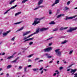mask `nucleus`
<instances>
[{
  "mask_svg": "<svg viewBox=\"0 0 77 77\" xmlns=\"http://www.w3.org/2000/svg\"><path fill=\"white\" fill-rule=\"evenodd\" d=\"M45 71H47V69H43Z\"/></svg>",
  "mask_w": 77,
  "mask_h": 77,
  "instance_id": "nucleus-63",
  "label": "nucleus"
},
{
  "mask_svg": "<svg viewBox=\"0 0 77 77\" xmlns=\"http://www.w3.org/2000/svg\"><path fill=\"white\" fill-rule=\"evenodd\" d=\"M31 66H32V65H29L27 66V67H28V68H30L31 67Z\"/></svg>",
  "mask_w": 77,
  "mask_h": 77,
  "instance_id": "nucleus-55",
  "label": "nucleus"
},
{
  "mask_svg": "<svg viewBox=\"0 0 77 77\" xmlns=\"http://www.w3.org/2000/svg\"><path fill=\"white\" fill-rule=\"evenodd\" d=\"M27 67H25L24 68V71L25 72H27V71H26V69H27Z\"/></svg>",
  "mask_w": 77,
  "mask_h": 77,
  "instance_id": "nucleus-30",
  "label": "nucleus"
},
{
  "mask_svg": "<svg viewBox=\"0 0 77 77\" xmlns=\"http://www.w3.org/2000/svg\"><path fill=\"white\" fill-rule=\"evenodd\" d=\"M43 62V60H40L39 61H38V62Z\"/></svg>",
  "mask_w": 77,
  "mask_h": 77,
  "instance_id": "nucleus-57",
  "label": "nucleus"
},
{
  "mask_svg": "<svg viewBox=\"0 0 77 77\" xmlns=\"http://www.w3.org/2000/svg\"><path fill=\"white\" fill-rule=\"evenodd\" d=\"M44 18V17H42L41 18H35V20L34 21L33 23L32 24V25H34V26H36V24H38L39 23H40V21L42 20ZM38 20H39L38 21H37Z\"/></svg>",
  "mask_w": 77,
  "mask_h": 77,
  "instance_id": "nucleus-1",
  "label": "nucleus"
},
{
  "mask_svg": "<svg viewBox=\"0 0 77 77\" xmlns=\"http://www.w3.org/2000/svg\"><path fill=\"white\" fill-rule=\"evenodd\" d=\"M57 64H59V61H57Z\"/></svg>",
  "mask_w": 77,
  "mask_h": 77,
  "instance_id": "nucleus-56",
  "label": "nucleus"
},
{
  "mask_svg": "<svg viewBox=\"0 0 77 77\" xmlns=\"http://www.w3.org/2000/svg\"><path fill=\"white\" fill-rule=\"evenodd\" d=\"M2 53V56H3L4 55H5V53L4 52L3 53Z\"/></svg>",
  "mask_w": 77,
  "mask_h": 77,
  "instance_id": "nucleus-49",
  "label": "nucleus"
},
{
  "mask_svg": "<svg viewBox=\"0 0 77 77\" xmlns=\"http://www.w3.org/2000/svg\"><path fill=\"white\" fill-rule=\"evenodd\" d=\"M9 10H7L6 12H5L4 14V15H5V14H7V13H8V12H9Z\"/></svg>",
  "mask_w": 77,
  "mask_h": 77,
  "instance_id": "nucleus-36",
  "label": "nucleus"
},
{
  "mask_svg": "<svg viewBox=\"0 0 77 77\" xmlns=\"http://www.w3.org/2000/svg\"><path fill=\"white\" fill-rule=\"evenodd\" d=\"M45 55L47 56V58H50L52 57V56H49L48 54L46 53L45 54Z\"/></svg>",
  "mask_w": 77,
  "mask_h": 77,
  "instance_id": "nucleus-10",
  "label": "nucleus"
},
{
  "mask_svg": "<svg viewBox=\"0 0 77 77\" xmlns=\"http://www.w3.org/2000/svg\"><path fill=\"white\" fill-rule=\"evenodd\" d=\"M48 29V28H44L40 29V32H43V31H45L47 30Z\"/></svg>",
  "mask_w": 77,
  "mask_h": 77,
  "instance_id": "nucleus-7",
  "label": "nucleus"
},
{
  "mask_svg": "<svg viewBox=\"0 0 77 77\" xmlns=\"http://www.w3.org/2000/svg\"><path fill=\"white\" fill-rule=\"evenodd\" d=\"M77 17V15H75L74 16L70 17H68L67 16H66V18L65 19V20H68V19L69 20H70L71 19H72L73 18H75V17Z\"/></svg>",
  "mask_w": 77,
  "mask_h": 77,
  "instance_id": "nucleus-6",
  "label": "nucleus"
},
{
  "mask_svg": "<svg viewBox=\"0 0 77 77\" xmlns=\"http://www.w3.org/2000/svg\"><path fill=\"white\" fill-rule=\"evenodd\" d=\"M55 3H54V4H53L52 5V6H54L55 5H56Z\"/></svg>",
  "mask_w": 77,
  "mask_h": 77,
  "instance_id": "nucleus-54",
  "label": "nucleus"
},
{
  "mask_svg": "<svg viewBox=\"0 0 77 77\" xmlns=\"http://www.w3.org/2000/svg\"><path fill=\"white\" fill-rule=\"evenodd\" d=\"M21 13V12H20L18 13H17L15 14V16H17V15H20Z\"/></svg>",
  "mask_w": 77,
  "mask_h": 77,
  "instance_id": "nucleus-25",
  "label": "nucleus"
},
{
  "mask_svg": "<svg viewBox=\"0 0 77 77\" xmlns=\"http://www.w3.org/2000/svg\"><path fill=\"white\" fill-rule=\"evenodd\" d=\"M21 69H22V67L21 66H19V68L18 69L20 70Z\"/></svg>",
  "mask_w": 77,
  "mask_h": 77,
  "instance_id": "nucleus-40",
  "label": "nucleus"
},
{
  "mask_svg": "<svg viewBox=\"0 0 77 77\" xmlns=\"http://www.w3.org/2000/svg\"><path fill=\"white\" fill-rule=\"evenodd\" d=\"M28 62H32V60H31L30 59H29L28 60Z\"/></svg>",
  "mask_w": 77,
  "mask_h": 77,
  "instance_id": "nucleus-44",
  "label": "nucleus"
},
{
  "mask_svg": "<svg viewBox=\"0 0 77 77\" xmlns=\"http://www.w3.org/2000/svg\"><path fill=\"white\" fill-rule=\"evenodd\" d=\"M77 71V69H72L71 71L70 72L71 73H72V72L75 73Z\"/></svg>",
  "mask_w": 77,
  "mask_h": 77,
  "instance_id": "nucleus-15",
  "label": "nucleus"
},
{
  "mask_svg": "<svg viewBox=\"0 0 77 77\" xmlns=\"http://www.w3.org/2000/svg\"><path fill=\"white\" fill-rule=\"evenodd\" d=\"M23 29H24V27H22L21 28L17 30L16 31V32H19V31H21V30H23Z\"/></svg>",
  "mask_w": 77,
  "mask_h": 77,
  "instance_id": "nucleus-16",
  "label": "nucleus"
},
{
  "mask_svg": "<svg viewBox=\"0 0 77 77\" xmlns=\"http://www.w3.org/2000/svg\"><path fill=\"white\" fill-rule=\"evenodd\" d=\"M7 33H5V32H4L3 34V35L4 36H5L7 35Z\"/></svg>",
  "mask_w": 77,
  "mask_h": 77,
  "instance_id": "nucleus-29",
  "label": "nucleus"
},
{
  "mask_svg": "<svg viewBox=\"0 0 77 77\" xmlns=\"http://www.w3.org/2000/svg\"><path fill=\"white\" fill-rule=\"evenodd\" d=\"M11 40L12 41H14L15 40V37H13L11 39Z\"/></svg>",
  "mask_w": 77,
  "mask_h": 77,
  "instance_id": "nucleus-42",
  "label": "nucleus"
},
{
  "mask_svg": "<svg viewBox=\"0 0 77 77\" xmlns=\"http://www.w3.org/2000/svg\"><path fill=\"white\" fill-rule=\"evenodd\" d=\"M33 42H30V43H29V45H32V44H33Z\"/></svg>",
  "mask_w": 77,
  "mask_h": 77,
  "instance_id": "nucleus-43",
  "label": "nucleus"
},
{
  "mask_svg": "<svg viewBox=\"0 0 77 77\" xmlns=\"http://www.w3.org/2000/svg\"><path fill=\"white\" fill-rule=\"evenodd\" d=\"M73 51H74L72 50L70 51L69 53V54H70V55H71V54L72 53V52H73Z\"/></svg>",
  "mask_w": 77,
  "mask_h": 77,
  "instance_id": "nucleus-35",
  "label": "nucleus"
},
{
  "mask_svg": "<svg viewBox=\"0 0 77 77\" xmlns=\"http://www.w3.org/2000/svg\"><path fill=\"white\" fill-rule=\"evenodd\" d=\"M75 76L74 77H77V73H76L74 74Z\"/></svg>",
  "mask_w": 77,
  "mask_h": 77,
  "instance_id": "nucleus-41",
  "label": "nucleus"
},
{
  "mask_svg": "<svg viewBox=\"0 0 77 77\" xmlns=\"http://www.w3.org/2000/svg\"><path fill=\"white\" fill-rule=\"evenodd\" d=\"M56 24V22L53 21H52L49 23L50 24Z\"/></svg>",
  "mask_w": 77,
  "mask_h": 77,
  "instance_id": "nucleus-20",
  "label": "nucleus"
},
{
  "mask_svg": "<svg viewBox=\"0 0 77 77\" xmlns=\"http://www.w3.org/2000/svg\"><path fill=\"white\" fill-rule=\"evenodd\" d=\"M64 63H66V61H65L64 62Z\"/></svg>",
  "mask_w": 77,
  "mask_h": 77,
  "instance_id": "nucleus-64",
  "label": "nucleus"
},
{
  "mask_svg": "<svg viewBox=\"0 0 77 77\" xmlns=\"http://www.w3.org/2000/svg\"><path fill=\"white\" fill-rule=\"evenodd\" d=\"M38 68L34 69H33V71H38Z\"/></svg>",
  "mask_w": 77,
  "mask_h": 77,
  "instance_id": "nucleus-33",
  "label": "nucleus"
},
{
  "mask_svg": "<svg viewBox=\"0 0 77 77\" xmlns=\"http://www.w3.org/2000/svg\"><path fill=\"white\" fill-rule=\"evenodd\" d=\"M60 49H57L54 50V51L55 52L57 56H59V57H60L62 55V53H61V52L60 51Z\"/></svg>",
  "mask_w": 77,
  "mask_h": 77,
  "instance_id": "nucleus-2",
  "label": "nucleus"
},
{
  "mask_svg": "<svg viewBox=\"0 0 77 77\" xmlns=\"http://www.w3.org/2000/svg\"><path fill=\"white\" fill-rule=\"evenodd\" d=\"M42 69H43V67H41V68H40V69H39V71H41V70H42Z\"/></svg>",
  "mask_w": 77,
  "mask_h": 77,
  "instance_id": "nucleus-52",
  "label": "nucleus"
},
{
  "mask_svg": "<svg viewBox=\"0 0 77 77\" xmlns=\"http://www.w3.org/2000/svg\"><path fill=\"white\" fill-rule=\"evenodd\" d=\"M15 0H13V1H11L9 3V4H10V5H11V4H12V3H14V2H15Z\"/></svg>",
  "mask_w": 77,
  "mask_h": 77,
  "instance_id": "nucleus-32",
  "label": "nucleus"
},
{
  "mask_svg": "<svg viewBox=\"0 0 77 77\" xmlns=\"http://www.w3.org/2000/svg\"><path fill=\"white\" fill-rule=\"evenodd\" d=\"M49 15L51 14H52V11L51 10H50L49 11Z\"/></svg>",
  "mask_w": 77,
  "mask_h": 77,
  "instance_id": "nucleus-28",
  "label": "nucleus"
},
{
  "mask_svg": "<svg viewBox=\"0 0 77 77\" xmlns=\"http://www.w3.org/2000/svg\"><path fill=\"white\" fill-rule=\"evenodd\" d=\"M57 74V73H55L54 75H53V76H55V75H56V74Z\"/></svg>",
  "mask_w": 77,
  "mask_h": 77,
  "instance_id": "nucleus-59",
  "label": "nucleus"
},
{
  "mask_svg": "<svg viewBox=\"0 0 77 77\" xmlns=\"http://www.w3.org/2000/svg\"><path fill=\"white\" fill-rule=\"evenodd\" d=\"M77 27H69V29L67 30V32L70 33L72 32V31H74L75 30H77Z\"/></svg>",
  "mask_w": 77,
  "mask_h": 77,
  "instance_id": "nucleus-4",
  "label": "nucleus"
},
{
  "mask_svg": "<svg viewBox=\"0 0 77 77\" xmlns=\"http://www.w3.org/2000/svg\"><path fill=\"white\" fill-rule=\"evenodd\" d=\"M59 12H60V10H57V13L56 14V15H57L59 14Z\"/></svg>",
  "mask_w": 77,
  "mask_h": 77,
  "instance_id": "nucleus-21",
  "label": "nucleus"
},
{
  "mask_svg": "<svg viewBox=\"0 0 77 77\" xmlns=\"http://www.w3.org/2000/svg\"><path fill=\"white\" fill-rule=\"evenodd\" d=\"M39 9V8H38V6L36 8H35L33 9V10H36L37 9Z\"/></svg>",
  "mask_w": 77,
  "mask_h": 77,
  "instance_id": "nucleus-45",
  "label": "nucleus"
},
{
  "mask_svg": "<svg viewBox=\"0 0 77 77\" xmlns=\"http://www.w3.org/2000/svg\"><path fill=\"white\" fill-rule=\"evenodd\" d=\"M20 58L19 57H18L16 59V60L11 61L12 63H16L17 62V60L18 59Z\"/></svg>",
  "mask_w": 77,
  "mask_h": 77,
  "instance_id": "nucleus-14",
  "label": "nucleus"
},
{
  "mask_svg": "<svg viewBox=\"0 0 77 77\" xmlns=\"http://www.w3.org/2000/svg\"><path fill=\"white\" fill-rule=\"evenodd\" d=\"M39 28H38V29L36 30V32H34L32 34H31L28 36L27 37V38H30V36H32L33 35H35V34H38V33H39Z\"/></svg>",
  "mask_w": 77,
  "mask_h": 77,
  "instance_id": "nucleus-5",
  "label": "nucleus"
},
{
  "mask_svg": "<svg viewBox=\"0 0 77 77\" xmlns=\"http://www.w3.org/2000/svg\"><path fill=\"white\" fill-rule=\"evenodd\" d=\"M14 57V55H12L11 56H10L7 58V59H12Z\"/></svg>",
  "mask_w": 77,
  "mask_h": 77,
  "instance_id": "nucleus-17",
  "label": "nucleus"
},
{
  "mask_svg": "<svg viewBox=\"0 0 77 77\" xmlns=\"http://www.w3.org/2000/svg\"><path fill=\"white\" fill-rule=\"evenodd\" d=\"M71 70V69H68L67 70V71H70Z\"/></svg>",
  "mask_w": 77,
  "mask_h": 77,
  "instance_id": "nucleus-61",
  "label": "nucleus"
},
{
  "mask_svg": "<svg viewBox=\"0 0 77 77\" xmlns=\"http://www.w3.org/2000/svg\"><path fill=\"white\" fill-rule=\"evenodd\" d=\"M27 37H24V38L23 39V40H26V39H27Z\"/></svg>",
  "mask_w": 77,
  "mask_h": 77,
  "instance_id": "nucleus-47",
  "label": "nucleus"
},
{
  "mask_svg": "<svg viewBox=\"0 0 77 77\" xmlns=\"http://www.w3.org/2000/svg\"><path fill=\"white\" fill-rule=\"evenodd\" d=\"M31 32L30 31H29L28 32H26L23 33V36H26V35H28V34L31 33Z\"/></svg>",
  "mask_w": 77,
  "mask_h": 77,
  "instance_id": "nucleus-8",
  "label": "nucleus"
},
{
  "mask_svg": "<svg viewBox=\"0 0 77 77\" xmlns=\"http://www.w3.org/2000/svg\"><path fill=\"white\" fill-rule=\"evenodd\" d=\"M2 43H3V42H0V45H1V44H2Z\"/></svg>",
  "mask_w": 77,
  "mask_h": 77,
  "instance_id": "nucleus-62",
  "label": "nucleus"
},
{
  "mask_svg": "<svg viewBox=\"0 0 77 77\" xmlns=\"http://www.w3.org/2000/svg\"><path fill=\"white\" fill-rule=\"evenodd\" d=\"M68 42V40H65L63 42H61V44H66V43Z\"/></svg>",
  "mask_w": 77,
  "mask_h": 77,
  "instance_id": "nucleus-18",
  "label": "nucleus"
},
{
  "mask_svg": "<svg viewBox=\"0 0 77 77\" xmlns=\"http://www.w3.org/2000/svg\"><path fill=\"white\" fill-rule=\"evenodd\" d=\"M42 2H43V0H40L39 1L38 3V5H41V4L42 3Z\"/></svg>",
  "mask_w": 77,
  "mask_h": 77,
  "instance_id": "nucleus-12",
  "label": "nucleus"
},
{
  "mask_svg": "<svg viewBox=\"0 0 77 77\" xmlns=\"http://www.w3.org/2000/svg\"><path fill=\"white\" fill-rule=\"evenodd\" d=\"M43 72H44V71H43V70L41 71V72L40 73V74H42L43 73Z\"/></svg>",
  "mask_w": 77,
  "mask_h": 77,
  "instance_id": "nucleus-46",
  "label": "nucleus"
},
{
  "mask_svg": "<svg viewBox=\"0 0 77 77\" xmlns=\"http://www.w3.org/2000/svg\"><path fill=\"white\" fill-rule=\"evenodd\" d=\"M71 3V1H69L67 3V5H69L70 4V3Z\"/></svg>",
  "mask_w": 77,
  "mask_h": 77,
  "instance_id": "nucleus-38",
  "label": "nucleus"
},
{
  "mask_svg": "<svg viewBox=\"0 0 77 77\" xmlns=\"http://www.w3.org/2000/svg\"><path fill=\"white\" fill-rule=\"evenodd\" d=\"M53 63V61L51 60L49 62V63Z\"/></svg>",
  "mask_w": 77,
  "mask_h": 77,
  "instance_id": "nucleus-60",
  "label": "nucleus"
},
{
  "mask_svg": "<svg viewBox=\"0 0 77 77\" xmlns=\"http://www.w3.org/2000/svg\"><path fill=\"white\" fill-rule=\"evenodd\" d=\"M68 27L63 28V27H61V28H60L59 30L62 31L63 30H65V29H68Z\"/></svg>",
  "mask_w": 77,
  "mask_h": 77,
  "instance_id": "nucleus-11",
  "label": "nucleus"
},
{
  "mask_svg": "<svg viewBox=\"0 0 77 77\" xmlns=\"http://www.w3.org/2000/svg\"><path fill=\"white\" fill-rule=\"evenodd\" d=\"M38 59H39V58H36L35 59V61H36V60H38Z\"/></svg>",
  "mask_w": 77,
  "mask_h": 77,
  "instance_id": "nucleus-50",
  "label": "nucleus"
},
{
  "mask_svg": "<svg viewBox=\"0 0 77 77\" xmlns=\"http://www.w3.org/2000/svg\"><path fill=\"white\" fill-rule=\"evenodd\" d=\"M52 50V47H48L44 49L41 51L42 52H49Z\"/></svg>",
  "mask_w": 77,
  "mask_h": 77,
  "instance_id": "nucleus-3",
  "label": "nucleus"
},
{
  "mask_svg": "<svg viewBox=\"0 0 77 77\" xmlns=\"http://www.w3.org/2000/svg\"><path fill=\"white\" fill-rule=\"evenodd\" d=\"M72 65H73V64H71L69 66L67 67V68H70V67H71L72 66Z\"/></svg>",
  "mask_w": 77,
  "mask_h": 77,
  "instance_id": "nucleus-51",
  "label": "nucleus"
},
{
  "mask_svg": "<svg viewBox=\"0 0 77 77\" xmlns=\"http://www.w3.org/2000/svg\"><path fill=\"white\" fill-rule=\"evenodd\" d=\"M17 5H16L12 7H11L10 8L9 10L10 11L11 9H14L15 8L17 7Z\"/></svg>",
  "mask_w": 77,
  "mask_h": 77,
  "instance_id": "nucleus-19",
  "label": "nucleus"
},
{
  "mask_svg": "<svg viewBox=\"0 0 77 77\" xmlns=\"http://www.w3.org/2000/svg\"><path fill=\"white\" fill-rule=\"evenodd\" d=\"M64 15H65V14H60L59 15L57 16V18H59L60 17H63V16H64Z\"/></svg>",
  "mask_w": 77,
  "mask_h": 77,
  "instance_id": "nucleus-9",
  "label": "nucleus"
},
{
  "mask_svg": "<svg viewBox=\"0 0 77 77\" xmlns=\"http://www.w3.org/2000/svg\"><path fill=\"white\" fill-rule=\"evenodd\" d=\"M33 38H28V39H26V40H25L24 41V42H26V41H30L31 40H33Z\"/></svg>",
  "mask_w": 77,
  "mask_h": 77,
  "instance_id": "nucleus-13",
  "label": "nucleus"
},
{
  "mask_svg": "<svg viewBox=\"0 0 77 77\" xmlns=\"http://www.w3.org/2000/svg\"><path fill=\"white\" fill-rule=\"evenodd\" d=\"M20 23H21V22H19L15 23L14 24V25H17V24H20Z\"/></svg>",
  "mask_w": 77,
  "mask_h": 77,
  "instance_id": "nucleus-26",
  "label": "nucleus"
},
{
  "mask_svg": "<svg viewBox=\"0 0 77 77\" xmlns=\"http://www.w3.org/2000/svg\"><path fill=\"white\" fill-rule=\"evenodd\" d=\"M57 30H58V28H56L53 31V32H55V31H57Z\"/></svg>",
  "mask_w": 77,
  "mask_h": 77,
  "instance_id": "nucleus-39",
  "label": "nucleus"
},
{
  "mask_svg": "<svg viewBox=\"0 0 77 77\" xmlns=\"http://www.w3.org/2000/svg\"><path fill=\"white\" fill-rule=\"evenodd\" d=\"M27 1H28V0H23L22 2V3H26V2H27Z\"/></svg>",
  "mask_w": 77,
  "mask_h": 77,
  "instance_id": "nucleus-31",
  "label": "nucleus"
},
{
  "mask_svg": "<svg viewBox=\"0 0 77 77\" xmlns=\"http://www.w3.org/2000/svg\"><path fill=\"white\" fill-rule=\"evenodd\" d=\"M59 0H56L55 2V4H57V3H59Z\"/></svg>",
  "mask_w": 77,
  "mask_h": 77,
  "instance_id": "nucleus-24",
  "label": "nucleus"
},
{
  "mask_svg": "<svg viewBox=\"0 0 77 77\" xmlns=\"http://www.w3.org/2000/svg\"><path fill=\"white\" fill-rule=\"evenodd\" d=\"M33 56V54H32L29 55V56H28L27 57H32V56Z\"/></svg>",
  "mask_w": 77,
  "mask_h": 77,
  "instance_id": "nucleus-37",
  "label": "nucleus"
},
{
  "mask_svg": "<svg viewBox=\"0 0 77 77\" xmlns=\"http://www.w3.org/2000/svg\"><path fill=\"white\" fill-rule=\"evenodd\" d=\"M12 67V65H9L7 66V69H9V68H11Z\"/></svg>",
  "mask_w": 77,
  "mask_h": 77,
  "instance_id": "nucleus-22",
  "label": "nucleus"
},
{
  "mask_svg": "<svg viewBox=\"0 0 77 77\" xmlns=\"http://www.w3.org/2000/svg\"><path fill=\"white\" fill-rule=\"evenodd\" d=\"M51 45H52V43H50L49 44V46H51Z\"/></svg>",
  "mask_w": 77,
  "mask_h": 77,
  "instance_id": "nucleus-58",
  "label": "nucleus"
},
{
  "mask_svg": "<svg viewBox=\"0 0 77 77\" xmlns=\"http://www.w3.org/2000/svg\"><path fill=\"white\" fill-rule=\"evenodd\" d=\"M63 68L62 67H60V70H61V69H63Z\"/></svg>",
  "mask_w": 77,
  "mask_h": 77,
  "instance_id": "nucleus-48",
  "label": "nucleus"
},
{
  "mask_svg": "<svg viewBox=\"0 0 77 77\" xmlns=\"http://www.w3.org/2000/svg\"><path fill=\"white\" fill-rule=\"evenodd\" d=\"M54 38V37H51V38H49L45 40V41H48V40H50V39H51L52 38Z\"/></svg>",
  "mask_w": 77,
  "mask_h": 77,
  "instance_id": "nucleus-23",
  "label": "nucleus"
},
{
  "mask_svg": "<svg viewBox=\"0 0 77 77\" xmlns=\"http://www.w3.org/2000/svg\"><path fill=\"white\" fill-rule=\"evenodd\" d=\"M69 9V8L67 7H65V9H64V11H67V10H68Z\"/></svg>",
  "mask_w": 77,
  "mask_h": 77,
  "instance_id": "nucleus-27",
  "label": "nucleus"
},
{
  "mask_svg": "<svg viewBox=\"0 0 77 77\" xmlns=\"http://www.w3.org/2000/svg\"><path fill=\"white\" fill-rule=\"evenodd\" d=\"M44 6H43V5H42V6H40V5H39L38 6V9L39 8H44Z\"/></svg>",
  "mask_w": 77,
  "mask_h": 77,
  "instance_id": "nucleus-34",
  "label": "nucleus"
},
{
  "mask_svg": "<svg viewBox=\"0 0 77 77\" xmlns=\"http://www.w3.org/2000/svg\"><path fill=\"white\" fill-rule=\"evenodd\" d=\"M11 32V31L9 30V31H7L6 33L8 34V33H9V32Z\"/></svg>",
  "mask_w": 77,
  "mask_h": 77,
  "instance_id": "nucleus-53",
  "label": "nucleus"
}]
</instances>
